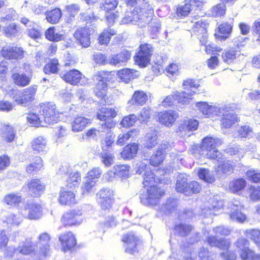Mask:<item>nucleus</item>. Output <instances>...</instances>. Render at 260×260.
Here are the masks:
<instances>
[{
    "mask_svg": "<svg viewBox=\"0 0 260 260\" xmlns=\"http://www.w3.org/2000/svg\"><path fill=\"white\" fill-rule=\"evenodd\" d=\"M126 9L122 19L123 24H132L143 27L150 25V30L155 34L160 29V23L156 21L151 23L154 17V9L147 0H142L138 4V0H124Z\"/></svg>",
    "mask_w": 260,
    "mask_h": 260,
    "instance_id": "1",
    "label": "nucleus"
},
{
    "mask_svg": "<svg viewBox=\"0 0 260 260\" xmlns=\"http://www.w3.org/2000/svg\"><path fill=\"white\" fill-rule=\"evenodd\" d=\"M161 180H144L143 184L146 193L140 196L142 204L149 206H155L159 203L160 198L165 192Z\"/></svg>",
    "mask_w": 260,
    "mask_h": 260,
    "instance_id": "2",
    "label": "nucleus"
},
{
    "mask_svg": "<svg viewBox=\"0 0 260 260\" xmlns=\"http://www.w3.org/2000/svg\"><path fill=\"white\" fill-rule=\"evenodd\" d=\"M114 71H99L93 76L95 81L92 87L93 94L101 101L108 99L109 83L113 82Z\"/></svg>",
    "mask_w": 260,
    "mask_h": 260,
    "instance_id": "3",
    "label": "nucleus"
},
{
    "mask_svg": "<svg viewBox=\"0 0 260 260\" xmlns=\"http://www.w3.org/2000/svg\"><path fill=\"white\" fill-rule=\"evenodd\" d=\"M37 108L46 126L60 120L62 113L58 111L55 104L48 102H43L40 103Z\"/></svg>",
    "mask_w": 260,
    "mask_h": 260,
    "instance_id": "4",
    "label": "nucleus"
},
{
    "mask_svg": "<svg viewBox=\"0 0 260 260\" xmlns=\"http://www.w3.org/2000/svg\"><path fill=\"white\" fill-rule=\"evenodd\" d=\"M192 23L191 31L194 35L198 36L202 45H205L207 43V29L209 22L208 20L199 16H194L190 21Z\"/></svg>",
    "mask_w": 260,
    "mask_h": 260,
    "instance_id": "5",
    "label": "nucleus"
},
{
    "mask_svg": "<svg viewBox=\"0 0 260 260\" xmlns=\"http://www.w3.org/2000/svg\"><path fill=\"white\" fill-rule=\"evenodd\" d=\"M153 51L152 45L148 43L140 44L138 51L134 56L135 64L140 68L146 67L150 62Z\"/></svg>",
    "mask_w": 260,
    "mask_h": 260,
    "instance_id": "6",
    "label": "nucleus"
},
{
    "mask_svg": "<svg viewBox=\"0 0 260 260\" xmlns=\"http://www.w3.org/2000/svg\"><path fill=\"white\" fill-rule=\"evenodd\" d=\"M95 31L93 27L87 25L77 28L73 34L76 43L82 48H87L91 45V36Z\"/></svg>",
    "mask_w": 260,
    "mask_h": 260,
    "instance_id": "7",
    "label": "nucleus"
},
{
    "mask_svg": "<svg viewBox=\"0 0 260 260\" xmlns=\"http://www.w3.org/2000/svg\"><path fill=\"white\" fill-rule=\"evenodd\" d=\"M116 115V111L112 108L103 107L99 109L96 113L97 119L103 121L101 125L106 129H111L115 126L116 122L113 119Z\"/></svg>",
    "mask_w": 260,
    "mask_h": 260,
    "instance_id": "8",
    "label": "nucleus"
},
{
    "mask_svg": "<svg viewBox=\"0 0 260 260\" xmlns=\"http://www.w3.org/2000/svg\"><path fill=\"white\" fill-rule=\"evenodd\" d=\"M17 67L13 69L11 75V79L13 84L18 87H25L28 86L32 80V71L29 69L25 72L15 70Z\"/></svg>",
    "mask_w": 260,
    "mask_h": 260,
    "instance_id": "9",
    "label": "nucleus"
},
{
    "mask_svg": "<svg viewBox=\"0 0 260 260\" xmlns=\"http://www.w3.org/2000/svg\"><path fill=\"white\" fill-rule=\"evenodd\" d=\"M0 55L5 60H19L24 57V51L17 46L5 45L2 47Z\"/></svg>",
    "mask_w": 260,
    "mask_h": 260,
    "instance_id": "10",
    "label": "nucleus"
},
{
    "mask_svg": "<svg viewBox=\"0 0 260 260\" xmlns=\"http://www.w3.org/2000/svg\"><path fill=\"white\" fill-rule=\"evenodd\" d=\"M178 118V113L170 109L156 112L154 117L157 122L167 127L172 126Z\"/></svg>",
    "mask_w": 260,
    "mask_h": 260,
    "instance_id": "11",
    "label": "nucleus"
},
{
    "mask_svg": "<svg viewBox=\"0 0 260 260\" xmlns=\"http://www.w3.org/2000/svg\"><path fill=\"white\" fill-rule=\"evenodd\" d=\"M218 140L212 137H206L202 140L200 148L203 151H206L207 158L215 159L217 157V150L216 149L218 145Z\"/></svg>",
    "mask_w": 260,
    "mask_h": 260,
    "instance_id": "12",
    "label": "nucleus"
},
{
    "mask_svg": "<svg viewBox=\"0 0 260 260\" xmlns=\"http://www.w3.org/2000/svg\"><path fill=\"white\" fill-rule=\"evenodd\" d=\"M201 186L196 181L187 182L184 180H177L176 184V189L178 192L183 193L186 196L192 193H197L200 191Z\"/></svg>",
    "mask_w": 260,
    "mask_h": 260,
    "instance_id": "13",
    "label": "nucleus"
},
{
    "mask_svg": "<svg viewBox=\"0 0 260 260\" xmlns=\"http://www.w3.org/2000/svg\"><path fill=\"white\" fill-rule=\"evenodd\" d=\"M23 214L30 220H37L43 215V208L41 205L33 201H28L23 210Z\"/></svg>",
    "mask_w": 260,
    "mask_h": 260,
    "instance_id": "14",
    "label": "nucleus"
},
{
    "mask_svg": "<svg viewBox=\"0 0 260 260\" xmlns=\"http://www.w3.org/2000/svg\"><path fill=\"white\" fill-rule=\"evenodd\" d=\"M37 90V85L30 86L24 89L21 95L15 98L14 101L17 105L26 106L35 100Z\"/></svg>",
    "mask_w": 260,
    "mask_h": 260,
    "instance_id": "15",
    "label": "nucleus"
},
{
    "mask_svg": "<svg viewBox=\"0 0 260 260\" xmlns=\"http://www.w3.org/2000/svg\"><path fill=\"white\" fill-rule=\"evenodd\" d=\"M228 208L230 209V216L233 221L240 223L244 222L247 219L244 213V206L237 200L229 204Z\"/></svg>",
    "mask_w": 260,
    "mask_h": 260,
    "instance_id": "16",
    "label": "nucleus"
},
{
    "mask_svg": "<svg viewBox=\"0 0 260 260\" xmlns=\"http://www.w3.org/2000/svg\"><path fill=\"white\" fill-rule=\"evenodd\" d=\"M113 191L109 188H103L96 194L97 200L103 209H109L113 201Z\"/></svg>",
    "mask_w": 260,
    "mask_h": 260,
    "instance_id": "17",
    "label": "nucleus"
},
{
    "mask_svg": "<svg viewBox=\"0 0 260 260\" xmlns=\"http://www.w3.org/2000/svg\"><path fill=\"white\" fill-rule=\"evenodd\" d=\"M122 241L124 243L125 252L129 254L138 251L137 247L141 243L140 239L133 232L123 236Z\"/></svg>",
    "mask_w": 260,
    "mask_h": 260,
    "instance_id": "18",
    "label": "nucleus"
},
{
    "mask_svg": "<svg viewBox=\"0 0 260 260\" xmlns=\"http://www.w3.org/2000/svg\"><path fill=\"white\" fill-rule=\"evenodd\" d=\"M188 102V98L186 93L176 91L167 96L162 101V103L163 106L167 108L171 107L176 103L184 104Z\"/></svg>",
    "mask_w": 260,
    "mask_h": 260,
    "instance_id": "19",
    "label": "nucleus"
},
{
    "mask_svg": "<svg viewBox=\"0 0 260 260\" xmlns=\"http://www.w3.org/2000/svg\"><path fill=\"white\" fill-rule=\"evenodd\" d=\"M82 74L78 70L71 69L60 75V78L66 83L71 85H78L82 79Z\"/></svg>",
    "mask_w": 260,
    "mask_h": 260,
    "instance_id": "20",
    "label": "nucleus"
},
{
    "mask_svg": "<svg viewBox=\"0 0 260 260\" xmlns=\"http://www.w3.org/2000/svg\"><path fill=\"white\" fill-rule=\"evenodd\" d=\"M81 215L79 210L70 211L62 215L61 221L65 226L79 225L82 222Z\"/></svg>",
    "mask_w": 260,
    "mask_h": 260,
    "instance_id": "21",
    "label": "nucleus"
},
{
    "mask_svg": "<svg viewBox=\"0 0 260 260\" xmlns=\"http://www.w3.org/2000/svg\"><path fill=\"white\" fill-rule=\"evenodd\" d=\"M232 30V23L222 22L217 26L214 36L220 41H225L230 37Z\"/></svg>",
    "mask_w": 260,
    "mask_h": 260,
    "instance_id": "22",
    "label": "nucleus"
},
{
    "mask_svg": "<svg viewBox=\"0 0 260 260\" xmlns=\"http://www.w3.org/2000/svg\"><path fill=\"white\" fill-rule=\"evenodd\" d=\"M240 50L239 46L229 47L225 49L222 53L221 59L224 63L231 64L234 63L240 54Z\"/></svg>",
    "mask_w": 260,
    "mask_h": 260,
    "instance_id": "23",
    "label": "nucleus"
},
{
    "mask_svg": "<svg viewBox=\"0 0 260 260\" xmlns=\"http://www.w3.org/2000/svg\"><path fill=\"white\" fill-rule=\"evenodd\" d=\"M138 73L135 69L125 68L117 71L116 74L121 81L127 84L138 77Z\"/></svg>",
    "mask_w": 260,
    "mask_h": 260,
    "instance_id": "24",
    "label": "nucleus"
},
{
    "mask_svg": "<svg viewBox=\"0 0 260 260\" xmlns=\"http://www.w3.org/2000/svg\"><path fill=\"white\" fill-rule=\"evenodd\" d=\"M90 123L89 119L82 115H77L71 122L72 131L75 133L82 132Z\"/></svg>",
    "mask_w": 260,
    "mask_h": 260,
    "instance_id": "25",
    "label": "nucleus"
},
{
    "mask_svg": "<svg viewBox=\"0 0 260 260\" xmlns=\"http://www.w3.org/2000/svg\"><path fill=\"white\" fill-rule=\"evenodd\" d=\"M45 15L47 22L51 24H56L60 21L63 13L60 8L54 7L47 10Z\"/></svg>",
    "mask_w": 260,
    "mask_h": 260,
    "instance_id": "26",
    "label": "nucleus"
},
{
    "mask_svg": "<svg viewBox=\"0 0 260 260\" xmlns=\"http://www.w3.org/2000/svg\"><path fill=\"white\" fill-rule=\"evenodd\" d=\"M148 101V96L146 92L141 90L134 91L128 104L132 106H142Z\"/></svg>",
    "mask_w": 260,
    "mask_h": 260,
    "instance_id": "27",
    "label": "nucleus"
},
{
    "mask_svg": "<svg viewBox=\"0 0 260 260\" xmlns=\"http://www.w3.org/2000/svg\"><path fill=\"white\" fill-rule=\"evenodd\" d=\"M60 71V63L56 57L49 58L43 68L45 75L57 74Z\"/></svg>",
    "mask_w": 260,
    "mask_h": 260,
    "instance_id": "28",
    "label": "nucleus"
},
{
    "mask_svg": "<svg viewBox=\"0 0 260 260\" xmlns=\"http://www.w3.org/2000/svg\"><path fill=\"white\" fill-rule=\"evenodd\" d=\"M2 30L6 38L12 39L19 35L21 32V27L18 24L12 22L4 26Z\"/></svg>",
    "mask_w": 260,
    "mask_h": 260,
    "instance_id": "29",
    "label": "nucleus"
},
{
    "mask_svg": "<svg viewBox=\"0 0 260 260\" xmlns=\"http://www.w3.org/2000/svg\"><path fill=\"white\" fill-rule=\"evenodd\" d=\"M117 35V31L110 27L104 28L99 35L98 42L100 45L107 46L113 36Z\"/></svg>",
    "mask_w": 260,
    "mask_h": 260,
    "instance_id": "30",
    "label": "nucleus"
},
{
    "mask_svg": "<svg viewBox=\"0 0 260 260\" xmlns=\"http://www.w3.org/2000/svg\"><path fill=\"white\" fill-rule=\"evenodd\" d=\"M59 203L62 205L71 206L77 203L75 193L72 191L65 190L61 187L58 199Z\"/></svg>",
    "mask_w": 260,
    "mask_h": 260,
    "instance_id": "31",
    "label": "nucleus"
},
{
    "mask_svg": "<svg viewBox=\"0 0 260 260\" xmlns=\"http://www.w3.org/2000/svg\"><path fill=\"white\" fill-rule=\"evenodd\" d=\"M139 149V144L128 143L123 148L120 153L121 156L124 159H131L136 156Z\"/></svg>",
    "mask_w": 260,
    "mask_h": 260,
    "instance_id": "32",
    "label": "nucleus"
},
{
    "mask_svg": "<svg viewBox=\"0 0 260 260\" xmlns=\"http://www.w3.org/2000/svg\"><path fill=\"white\" fill-rule=\"evenodd\" d=\"M140 134V131L136 128H133L126 132L118 135L116 144L119 146L124 145L129 140H134Z\"/></svg>",
    "mask_w": 260,
    "mask_h": 260,
    "instance_id": "33",
    "label": "nucleus"
},
{
    "mask_svg": "<svg viewBox=\"0 0 260 260\" xmlns=\"http://www.w3.org/2000/svg\"><path fill=\"white\" fill-rule=\"evenodd\" d=\"M59 240L64 251L71 249L77 244L75 236L71 232L62 234L59 236Z\"/></svg>",
    "mask_w": 260,
    "mask_h": 260,
    "instance_id": "34",
    "label": "nucleus"
},
{
    "mask_svg": "<svg viewBox=\"0 0 260 260\" xmlns=\"http://www.w3.org/2000/svg\"><path fill=\"white\" fill-rule=\"evenodd\" d=\"M45 185L40 180H31L27 184L28 191L31 196L36 197L41 194L44 190Z\"/></svg>",
    "mask_w": 260,
    "mask_h": 260,
    "instance_id": "35",
    "label": "nucleus"
},
{
    "mask_svg": "<svg viewBox=\"0 0 260 260\" xmlns=\"http://www.w3.org/2000/svg\"><path fill=\"white\" fill-rule=\"evenodd\" d=\"M236 246L239 249L241 258L243 260L248 259L249 253L252 251L248 247V241L245 238H240L236 242Z\"/></svg>",
    "mask_w": 260,
    "mask_h": 260,
    "instance_id": "36",
    "label": "nucleus"
},
{
    "mask_svg": "<svg viewBox=\"0 0 260 260\" xmlns=\"http://www.w3.org/2000/svg\"><path fill=\"white\" fill-rule=\"evenodd\" d=\"M45 38L52 42H58L64 40L65 36L63 34L56 32V27L50 26L45 31Z\"/></svg>",
    "mask_w": 260,
    "mask_h": 260,
    "instance_id": "37",
    "label": "nucleus"
},
{
    "mask_svg": "<svg viewBox=\"0 0 260 260\" xmlns=\"http://www.w3.org/2000/svg\"><path fill=\"white\" fill-rule=\"evenodd\" d=\"M208 244L211 247H216L220 249L227 250L230 243L224 238L217 239L214 236H209L207 238Z\"/></svg>",
    "mask_w": 260,
    "mask_h": 260,
    "instance_id": "38",
    "label": "nucleus"
},
{
    "mask_svg": "<svg viewBox=\"0 0 260 260\" xmlns=\"http://www.w3.org/2000/svg\"><path fill=\"white\" fill-rule=\"evenodd\" d=\"M239 120V118L236 114L227 113L223 114L221 123L223 128H229Z\"/></svg>",
    "mask_w": 260,
    "mask_h": 260,
    "instance_id": "39",
    "label": "nucleus"
},
{
    "mask_svg": "<svg viewBox=\"0 0 260 260\" xmlns=\"http://www.w3.org/2000/svg\"><path fill=\"white\" fill-rule=\"evenodd\" d=\"M199 111L205 118L211 117L213 113L216 111V108L212 106L209 105L208 103L205 102H199L196 103Z\"/></svg>",
    "mask_w": 260,
    "mask_h": 260,
    "instance_id": "40",
    "label": "nucleus"
},
{
    "mask_svg": "<svg viewBox=\"0 0 260 260\" xmlns=\"http://www.w3.org/2000/svg\"><path fill=\"white\" fill-rule=\"evenodd\" d=\"M16 137V131L14 128L9 124H5L3 127L2 137L3 140L7 143L14 141Z\"/></svg>",
    "mask_w": 260,
    "mask_h": 260,
    "instance_id": "41",
    "label": "nucleus"
},
{
    "mask_svg": "<svg viewBox=\"0 0 260 260\" xmlns=\"http://www.w3.org/2000/svg\"><path fill=\"white\" fill-rule=\"evenodd\" d=\"M47 145L46 140L42 136H38L31 142L32 150L37 153H41L45 151Z\"/></svg>",
    "mask_w": 260,
    "mask_h": 260,
    "instance_id": "42",
    "label": "nucleus"
},
{
    "mask_svg": "<svg viewBox=\"0 0 260 260\" xmlns=\"http://www.w3.org/2000/svg\"><path fill=\"white\" fill-rule=\"evenodd\" d=\"M191 11V4L186 2L184 5H177L175 9V14L178 18H184L187 17Z\"/></svg>",
    "mask_w": 260,
    "mask_h": 260,
    "instance_id": "43",
    "label": "nucleus"
},
{
    "mask_svg": "<svg viewBox=\"0 0 260 260\" xmlns=\"http://www.w3.org/2000/svg\"><path fill=\"white\" fill-rule=\"evenodd\" d=\"M43 167V161L40 156H37L35 160L26 167V171L28 174H34L39 172Z\"/></svg>",
    "mask_w": 260,
    "mask_h": 260,
    "instance_id": "44",
    "label": "nucleus"
},
{
    "mask_svg": "<svg viewBox=\"0 0 260 260\" xmlns=\"http://www.w3.org/2000/svg\"><path fill=\"white\" fill-rule=\"evenodd\" d=\"M23 198L18 193H11L5 196L4 198V202L7 205L16 207L22 202Z\"/></svg>",
    "mask_w": 260,
    "mask_h": 260,
    "instance_id": "45",
    "label": "nucleus"
},
{
    "mask_svg": "<svg viewBox=\"0 0 260 260\" xmlns=\"http://www.w3.org/2000/svg\"><path fill=\"white\" fill-rule=\"evenodd\" d=\"M27 123L31 126L39 127V126H46L44 123L43 120L41 119L39 114L30 112L27 114L26 117Z\"/></svg>",
    "mask_w": 260,
    "mask_h": 260,
    "instance_id": "46",
    "label": "nucleus"
},
{
    "mask_svg": "<svg viewBox=\"0 0 260 260\" xmlns=\"http://www.w3.org/2000/svg\"><path fill=\"white\" fill-rule=\"evenodd\" d=\"M192 229V225L183 223L176 224L174 226L175 234L181 237H186Z\"/></svg>",
    "mask_w": 260,
    "mask_h": 260,
    "instance_id": "47",
    "label": "nucleus"
},
{
    "mask_svg": "<svg viewBox=\"0 0 260 260\" xmlns=\"http://www.w3.org/2000/svg\"><path fill=\"white\" fill-rule=\"evenodd\" d=\"M34 250L35 249L31 245V242L29 240H26L22 245H19L17 248L14 249L13 253L27 255L33 252Z\"/></svg>",
    "mask_w": 260,
    "mask_h": 260,
    "instance_id": "48",
    "label": "nucleus"
},
{
    "mask_svg": "<svg viewBox=\"0 0 260 260\" xmlns=\"http://www.w3.org/2000/svg\"><path fill=\"white\" fill-rule=\"evenodd\" d=\"M136 173L139 175L142 174L144 179H154V174L153 171L145 164L139 166Z\"/></svg>",
    "mask_w": 260,
    "mask_h": 260,
    "instance_id": "49",
    "label": "nucleus"
},
{
    "mask_svg": "<svg viewBox=\"0 0 260 260\" xmlns=\"http://www.w3.org/2000/svg\"><path fill=\"white\" fill-rule=\"evenodd\" d=\"M246 185L245 180H233L230 183L229 188L232 192L238 193L245 188Z\"/></svg>",
    "mask_w": 260,
    "mask_h": 260,
    "instance_id": "50",
    "label": "nucleus"
},
{
    "mask_svg": "<svg viewBox=\"0 0 260 260\" xmlns=\"http://www.w3.org/2000/svg\"><path fill=\"white\" fill-rule=\"evenodd\" d=\"M165 158L164 153L161 151L157 150L149 158V164L153 167H158L160 165Z\"/></svg>",
    "mask_w": 260,
    "mask_h": 260,
    "instance_id": "51",
    "label": "nucleus"
},
{
    "mask_svg": "<svg viewBox=\"0 0 260 260\" xmlns=\"http://www.w3.org/2000/svg\"><path fill=\"white\" fill-rule=\"evenodd\" d=\"M226 11L224 4L219 3L211 9V15L214 17H220L225 15Z\"/></svg>",
    "mask_w": 260,
    "mask_h": 260,
    "instance_id": "52",
    "label": "nucleus"
},
{
    "mask_svg": "<svg viewBox=\"0 0 260 260\" xmlns=\"http://www.w3.org/2000/svg\"><path fill=\"white\" fill-rule=\"evenodd\" d=\"M151 109L149 107L143 108L138 114L137 120L141 124H146L151 118Z\"/></svg>",
    "mask_w": 260,
    "mask_h": 260,
    "instance_id": "53",
    "label": "nucleus"
},
{
    "mask_svg": "<svg viewBox=\"0 0 260 260\" xmlns=\"http://www.w3.org/2000/svg\"><path fill=\"white\" fill-rule=\"evenodd\" d=\"M198 126V121L193 118L184 120L181 124L182 129L187 131H195Z\"/></svg>",
    "mask_w": 260,
    "mask_h": 260,
    "instance_id": "54",
    "label": "nucleus"
},
{
    "mask_svg": "<svg viewBox=\"0 0 260 260\" xmlns=\"http://www.w3.org/2000/svg\"><path fill=\"white\" fill-rule=\"evenodd\" d=\"M115 135L112 133H108L101 141V148L103 151L108 150L115 142Z\"/></svg>",
    "mask_w": 260,
    "mask_h": 260,
    "instance_id": "55",
    "label": "nucleus"
},
{
    "mask_svg": "<svg viewBox=\"0 0 260 260\" xmlns=\"http://www.w3.org/2000/svg\"><path fill=\"white\" fill-rule=\"evenodd\" d=\"M137 121V117L134 114L124 116L120 121L122 127L127 128L133 126Z\"/></svg>",
    "mask_w": 260,
    "mask_h": 260,
    "instance_id": "56",
    "label": "nucleus"
},
{
    "mask_svg": "<svg viewBox=\"0 0 260 260\" xmlns=\"http://www.w3.org/2000/svg\"><path fill=\"white\" fill-rule=\"evenodd\" d=\"M246 236L252 240L260 248V231L257 229H249L245 232Z\"/></svg>",
    "mask_w": 260,
    "mask_h": 260,
    "instance_id": "57",
    "label": "nucleus"
},
{
    "mask_svg": "<svg viewBox=\"0 0 260 260\" xmlns=\"http://www.w3.org/2000/svg\"><path fill=\"white\" fill-rule=\"evenodd\" d=\"M114 174L119 177H128L130 167L128 165H117L114 167Z\"/></svg>",
    "mask_w": 260,
    "mask_h": 260,
    "instance_id": "58",
    "label": "nucleus"
},
{
    "mask_svg": "<svg viewBox=\"0 0 260 260\" xmlns=\"http://www.w3.org/2000/svg\"><path fill=\"white\" fill-rule=\"evenodd\" d=\"M250 199L254 201L260 200V185H251L249 188Z\"/></svg>",
    "mask_w": 260,
    "mask_h": 260,
    "instance_id": "59",
    "label": "nucleus"
},
{
    "mask_svg": "<svg viewBox=\"0 0 260 260\" xmlns=\"http://www.w3.org/2000/svg\"><path fill=\"white\" fill-rule=\"evenodd\" d=\"M252 35L254 41L260 45V18L255 20L252 25Z\"/></svg>",
    "mask_w": 260,
    "mask_h": 260,
    "instance_id": "60",
    "label": "nucleus"
},
{
    "mask_svg": "<svg viewBox=\"0 0 260 260\" xmlns=\"http://www.w3.org/2000/svg\"><path fill=\"white\" fill-rule=\"evenodd\" d=\"M118 0H104L102 4L101 8L108 13L114 10L118 6Z\"/></svg>",
    "mask_w": 260,
    "mask_h": 260,
    "instance_id": "61",
    "label": "nucleus"
},
{
    "mask_svg": "<svg viewBox=\"0 0 260 260\" xmlns=\"http://www.w3.org/2000/svg\"><path fill=\"white\" fill-rule=\"evenodd\" d=\"M158 134L154 132L149 135L145 142V147L151 149L155 147L157 144Z\"/></svg>",
    "mask_w": 260,
    "mask_h": 260,
    "instance_id": "62",
    "label": "nucleus"
},
{
    "mask_svg": "<svg viewBox=\"0 0 260 260\" xmlns=\"http://www.w3.org/2000/svg\"><path fill=\"white\" fill-rule=\"evenodd\" d=\"M177 206V200L170 198L167 200L166 203L163 205L162 209L166 212L169 213H172L175 210V208Z\"/></svg>",
    "mask_w": 260,
    "mask_h": 260,
    "instance_id": "63",
    "label": "nucleus"
},
{
    "mask_svg": "<svg viewBox=\"0 0 260 260\" xmlns=\"http://www.w3.org/2000/svg\"><path fill=\"white\" fill-rule=\"evenodd\" d=\"M167 75L169 77L177 76L179 72V68L177 63H171L166 68Z\"/></svg>",
    "mask_w": 260,
    "mask_h": 260,
    "instance_id": "64",
    "label": "nucleus"
}]
</instances>
